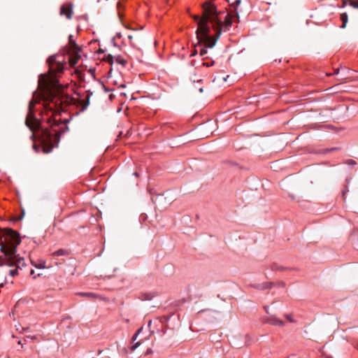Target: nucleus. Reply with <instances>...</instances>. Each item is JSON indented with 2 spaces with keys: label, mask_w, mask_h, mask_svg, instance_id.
Segmentation results:
<instances>
[{
  "label": "nucleus",
  "mask_w": 358,
  "mask_h": 358,
  "mask_svg": "<svg viewBox=\"0 0 358 358\" xmlns=\"http://www.w3.org/2000/svg\"><path fill=\"white\" fill-rule=\"evenodd\" d=\"M41 79H39L38 84L41 87L43 88L44 92L47 94V98H44L45 101H48V103H45L43 105L44 110L42 111V116L48 115L51 113V116L47 118V122L50 124V127L54 131L52 134L51 131L47 128H40V126L36 129L33 132L31 137H37L43 145V152L49 153L52 151L54 146L57 145L59 140L61 134L57 131L55 127L62 124L59 122L53 117L56 115L60 106L62 101L53 95V89L56 87V81L52 78H46L43 75H41ZM45 119V117H43Z\"/></svg>",
  "instance_id": "f257e3e1"
},
{
  "label": "nucleus",
  "mask_w": 358,
  "mask_h": 358,
  "mask_svg": "<svg viewBox=\"0 0 358 358\" xmlns=\"http://www.w3.org/2000/svg\"><path fill=\"white\" fill-rule=\"evenodd\" d=\"M21 243L20 234L11 229H3L0 231V266L10 268L9 275L15 277L20 275V271L26 266L24 257L17 254V247Z\"/></svg>",
  "instance_id": "f03ea898"
},
{
  "label": "nucleus",
  "mask_w": 358,
  "mask_h": 358,
  "mask_svg": "<svg viewBox=\"0 0 358 358\" xmlns=\"http://www.w3.org/2000/svg\"><path fill=\"white\" fill-rule=\"evenodd\" d=\"M210 31V29L208 25L197 28L196 34L199 41L196 47L200 44H203L205 48H212L214 47L219 38H217V33L215 34V37L210 36L209 35Z\"/></svg>",
  "instance_id": "7ed1b4c3"
},
{
  "label": "nucleus",
  "mask_w": 358,
  "mask_h": 358,
  "mask_svg": "<svg viewBox=\"0 0 358 358\" xmlns=\"http://www.w3.org/2000/svg\"><path fill=\"white\" fill-rule=\"evenodd\" d=\"M203 13L201 17V20L199 21V27H202L205 25H208V22L212 15H217L219 13L217 10L215 5L212 4L209 1H206L203 3Z\"/></svg>",
  "instance_id": "20e7f679"
},
{
  "label": "nucleus",
  "mask_w": 358,
  "mask_h": 358,
  "mask_svg": "<svg viewBox=\"0 0 358 358\" xmlns=\"http://www.w3.org/2000/svg\"><path fill=\"white\" fill-rule=\"evenodd\" d=\"M39 101L32 99L29 101V110L26 117L25 123L31 131H34L39 127L40 122L34 116V108Z\"/></svg>",
  "instance_id": "39448f33"
},
{
  "label": "nucleus",
  "mask_w": 358,
  "mask_h": 358,
  "mask_svg": "<svg viewBox=\"0 0 358 358\" xmlns=\"http://www.w3.org/2000/svg\"><path fill=\"white\" fill-rule=\"evenodd\" d=\"M113 85L117 86L113 87V99L117 97L119 103H122L123 99L127 96L126 85L124 84L117 85V81H113Z\"/></svg>",
  "instance_id": "423d86ee"
},
{
  "label": "nucleus",
  "mask_w": 358,
  "mask_h": 358,
  "mask_svg": "<svg viewBox=\"0 0 358 358\" xmlns=\"http://www.w3.org/2000/svg\"><path fill=\"white\" fill-rule=\"evenodd\" d=\"M208 21L213 23V28L217 31V38H219L222 34L223 23L218 18V15L210 16Z\"/></svg>",
  "instance_id": "0eeeda50"
},
{
  "label": "nucleus",
  "mask_w": 358,
  "mask_h": 358,
  "mask_svg": "<svg viewBox=\"0 0 358 358\" xmlns=\"http://www.w3.org/2000/svg\"><path fill=\"white\" fill-rule=\"evenodd\" d=\"M73 4L69 3L66 5H63L60 8V14L64 15L67 19H71L73 14Z\"/></svg>",
  "instance_id": "6e6552de"
},
{
  "label": "nucleus",
  "mask_w": 358,
  "mask_h": 358,
  "mask_svg": "<svg viewBox=\"0 0 358 358\" xmlns=\"http://www.w3.org/2000/svg\"><path fill=\"white\" fill-rule=\"evenodd\" d=\"M76 294L80 296L87 297L90 299H99L101 300L109 301V299H106L105 297L97 295L93 292H78Z\"/></svg>",
  "instance_id": "1a4fd4ad"
},
{
  "label": "nucleus",
  "mask_w": 358,
  "mask_h": 358,
  "mask_svg": "<svg viewBox=\"0 0 358 358\" xmlns=\"http://www.w3.org/2000/svg\"><path fill=\"white\" fill-rule=\"evenodd\" d=\"M69 63L71 66H75L78 61L80 58V51L77 52H69Z\"/></svg>",
  "instance_id": "9d476101"
},
{
  "label": "nucleus",
  "mask_w": 358,
  "mask_h": 358,
  "mask_svg": "<svg viewBox=\"0 0 358 358\" xmlns=\"http://www.w3.org/2000/svg\"><path fill=\"white\" fill-rule=\"evenodd\" d=\"M264 322L268 323L273 325H277V326H284L285 323L281 320H279L277 318L275 315H271L269 317H268Z\"/></svg>",
  "instance_id": "9b49d317"
},
{
  "label": "nucleus",
  "mask_w": 358,
  "mask_h": 358,
  "mask_svg": "<svg viewBox=\"0 0 358 358\" xmlns=\"http://www.w3.org/2000/svg\"><path fill=\"white\" fill-rule=\"evenodd\" d=\"M69 52L80 51V48L76 44V41L73 39V36L70 35L69 37Z\"/></svg>",
  "instance_id": "f8f14e48"
},
{
  "label": "nucleus",
  "mask_w": 358,
  "mask_h": 358,
  "mask_svg": "<svg viewBox=\"0 0 358 358\" xmlns=\"http://www.w3.org/2000/svg\"><path fill=\"white\" fill-rule=\"evenodd\" d=\"M64 70V65L61 62H58L56 63V64L53 66V69H50V71L51 73H62Z\"/></svg>",
  "instance_id": "ddd939ff"
},
{
  "label": "nucleus",
  "mask_w": 358,
  "mask_h": 358,
  "mask_svg": "<svg viewBox=\"0 0 358 358\" xmlns=\"http://www.w3.org/2000/svg\"><path fill=\"white\" fill-rule=\"evenodd\" d=\"M113 59H115V62L117 64L121 65L122 66H124L125 64L127 63V59H125L122 55H117V56L113 55Z\"/></svg>",
  "instance_id": "4468645a"
},
{
  "label": "nucleus",
  "mask_w": 358,
  "mask_h": 358,
  "mask_svg": "<svg viewBox=\"0 0 358 358\" xmlns=\"http://www.w3.org/2000/svg\"><path fill=\"white\" fill-rule=\"evenodd\" d=\"M255 288L258 289H271L272 287L271 282H265L263 284H258L254 286Z\"/></svg>",
  "instance_id": "2eb2a0df"
},
{
  "label": "nucleus",
  "mask_w": 358,
  "mask_h": 358,
  "mask_svg": "<svg viewBox=\"0 0 358 358\" xmlns=\"http://www.w3.org/2000/svg\"><path fill=\"white\" fill-rule=\"evenodd\" d=\"M58 61H57L56 56L52 55L50 56L48 59V63L49 64V69H53V66L57 63Z\"/></svg>",
  "instance_id": "dca6fc26"
},
{
  "label": "nucleus",
  "mask_w": 358,
  "mask_h": 358,
  "mask_svg": "<svg viewBox=\"0 0 358 358\" xmlns=\"http://www.w3.org/2000/svg\"><path fill=\"white\" fill-rule=\"evenodd\" d=\"M341 20L343 22L342 25L341 26V28L344 29L346 27V24L348 23V16L346 13H343L341 14Z\"/></svg>",
  "instance_id": "f3484780"
},
{
  "label": "nucleus",
  "mask_w": 358,
  "mask_h": 358,
  "mask_svg": "<svg viewBox=\"0 0 358 358\" xmlns=\"http://www.w3.org/2000/svg\"><path fill=\"white\" fill-rule=\"evenodd\" d=\"M69 255L68 250H64V249H59L52 253L53 256H63V255Z\"/></svg>",
  "instance_id": "a211bd4d"
},
{
  "label": "nucleus",
  "mask_w": 358,
  "mask_h": 358,
  "mask_svg": "<svg viewBox=\"0 0 358 358\" xmlns=\"http://www.w3.org/2000/svg\"><path fill=\"white\" fill-rule=\"evenodd\" d=\"M117 15L120 18V20L122 21V17H123V13L122 11V5H121L120 2H118L117 4Z\"/></svg>",
  "instance_id": "6ab92c4d"
},
{
  "label": "nucleus",
  "mask_w": 358,
  "mask_h": 358,
  "mask_svg": "<svg viewBox=\"0 0 358 358\" xmlns=\"http://www.w3.org/2000/svg\"><path fill=\"white\" fill-rule=\"evenodd\" d=\"M349 4L353 7L354 8H358V1L357 0H349Z\"/></svg>",
  "instance_id": "aec40b11"
},
{
  "label": "nucleus",
  "mask_w": 358,
  "mask_h": 358,
  "mask_svg": "<svg viewBox=\"0 0 358 358\" xmlns=\"http://www.w3.org/2000/svg\"><path fill=\"white\" fill-rule=\"evenodd\" d=\"M103 59L106 60L112 66V55H108L106 57H103Z\"/></svg>",
  "instance_id": "412c9836"
},
{
  "label": "nucleus",
  "mask_w": 358,
  "mask_h": 358,
  "mask_svg": "<svg viewBox=\"0 0 358 358\" xmlns=\"http://www.w3.org/2000/svg\"><path fill=\"white\" fill-rule=\"evenodd\" d=\"M34 266L38 268H44L45 267V262H41L39 264H34Z\"/></svg>",
  "instance_id": "4be33fe9"
},
{
  "label": "nucleus",
  "mask_w": 358,
  "mask_h": 358,
  "mask_svg": "<svg viewBox=\"0 0 358 358\" xmlns=\"http://www.w3.org/2000/svg\"><path fill=\"white\" fill-rule=\"evenodd\" d=\"M142 329H143V327H141V328L137 331V332H136V333L133 336V337H132V340H133V341H135V340L136 339V338H137L138 335L140 334V332H141Z\"/></svg>",
  "instance_id": "5701e85b"
},
{
  "label": "nucleus",
  "mask_w": 358,
  "mask_h": 358,
  "mask_svg": "<svg viewBox=\"0 0 358 358\" xmlns=\"http://www.w3.org/2000/svg\"><path fill=\"white\" fill-rule=\"evenodd\" d=\"M141 345V342H137L131 346V350H135Z\"/></svg>",
  "instance_id": "b1692460"
},
{
  "label": "nucleus",
  "mask_w": 358,
  "mask_h": 358,
  "mask_svg": "<svg viewBox=\"0 0 358 358\" xmlns=\"http://www.w3.org/2000/svg\"><path fill=\"white\" fill-rule=\"evenodd\" d=\"M213 64H214V62H213V61H212V62H204V63H203V65L204 66H206V67L211 66H213Z\"/></svg>",
  "instance_id": "393cba45"
},
{
  "label": "nucleus",
  "mask_w": 358,
  "mask_h": 358,
  "mask_svg": "<svg viewBox=\"0 0 358 358\" xmlns=\"http://www.w3.org/2000/svg\"><path fill=\"white\" fill-rule=\"evenodd\" d=\"M206 48L204 47V48H202L201 50H200V55L201 56H203L204 55H206L207 53V50H206Z\"/></svg>",
  "instance_id": "a878e982"
},
{
  "label": "nucleus",
  "mask_w": 358,
  "mask_h": 358,
  "mask_svg": "<svg viewBox=\"0 0 358 358\" xmlns=\"http://www.w3.org/2000/svg\"><path fill=\"white\" fill-rule=\"evenodd\" d=\"M192 18L197 22V24L199 25V21L201 20V17H199V15H192Z\"/></svg>",
  "instance_id": "bb28decb"
},
{
  "label": "nucleus",
  "mask_w": 358,
  "mask_h": 358,
  "mask_svg": "<svg viewBox=\"0 0 358 358\" xmlns=\"http://www.w3.org/2000/svg\"><path fill=\"white\" fill-rule=\"evenodd\" d=\"M285 317L291 322H294V320L292 319L290 315H285Z\"/></svg>",
  "instance_id": "cd10ccee"
},
{
  "label": "nucleus",
  "mask_w": 358,
  "mask_h": 358,
  "mask_svg": "<svg viewBox=\"0 0 358 358\" xmlns=\"http://www.w3.org/2000/svg\"><path fill=\"white\" fill-rule=\"evenodd\" d=\"M343 5L342 6L344 7L347 5L348 3H349V0H343Z\"/></svg>",
  "instance_id": "c85d7f7f"
},
{
  "label": "nucleus",
  "mask_w": 358,
  "mask_h": 358,
  "mask_svg": "<svg viewBox=\"0 0 358 358\" xmlns=\"http://www.w3.org/2000/svg\"><path fill=\"white\" fill-rule=\"evenodd\" d=\"M197 54V50H194V51L192 52V54L190 55V57H194Z\"/></svg>",
  "instance_id": "c756f323"
},
{
  "label": "nucleus",
  "mask_w": 358,
  "mask_h": 358,
  "mask_svg": "<svg viewBox=\"0 0 358 358\" xmlns=\"http://www.w3.org/2000/svg\"><path fill=\"white\" fill-rule=\"evenodd\" d=\"M152 352V350L151 349H148L147 352H146V354L147 355H149V354H151Z\"/></svg>",
  "instance_id": "7c9ffc66"
},
{
  "label": "nucleus",
  "mask_w": 358,
  "mask_h": 358,
  "mask_svg": "<svg viewBox=\"0 0 358 358\" xmlns=\"http://www.w3.org/2000/svg\"><path fill=\"white\" fill-rule=\"evenodd\" d=\"M24 210H22V216H20V217H17V220H20L22 218V216L24 215Z\"/></svg>",
  "instance_id": "2f4dec72"
},
{
  "label": "nucleus",
  "mask_w": 358,
  "mask_h": 358,
  "mask_svg": "<svg viewBox=\"0 0 358 358\" xmlns=\"http://www.w3.org/2000/svg\"><path fill=\"white\" fill-rule=\"evenodd\" d=\"M121 36H121V33H120V32H117V33H116V37H117V38H121Z\"/></svg>",
  "instance_id": "473e14b6"
},
{
  "label": "nucleus",
  "mask_w": 358,
  "mask_h": 358,
  "mask_svg": "<svg viewBox=\"0 0 358 358\" xmlns=\"http://www.w3.org/2000/svg\"><path fill=\"white\" fill-rule=\"evenodd\" d=\"M279 285L282 286V287H285V284L283 282H279Z\"/></svg>",
  "instance_id": "72a5a7b5"
},
{
  "label": "nucleus",
  "mask_w": 358,
  "mask_h": 358,
  "mask_svg": "<svg viewBox=\"0 0 358 358\" xmlns=\"http://www.w3.org/2000/svg\"><path fill=\"white\" fill-rule=\"evenodd\" d=\"M98 52H104V50H103L102 48H99L97 51Z\"/></svg>",
  "instance_id": "f704fd0d"
},
{
  "label": "nucleus",
  "mask_w": 358,
  "mask_h": 358,
  "mask_svg": "<svg viewBox=\"0 0 358 358\" xmlns=\"http://www.w3.org/2000/svg\"><path fill=\"white\" fill-rule=\"evenodd\" d=\"M110 73H113V71H112V66L110 67V69L108 71V74H110Z\"/></svg>",
  "instance_id": "c9c22d12"
},
{
  "label": "nucleus",
  "mask_w": 358,
  "mask_h": 358,
  "mask_svg": "<svg viewBox=\"0 0 358 358\" xmlns=\"http://www.w3.org/2000/svg\"><path fill=\"white\" fill-rule=\"evenodd\" d=\"M110 73H113V71H112V66L110 67V69L108 71V74H110Z\"/></svg>",
  "instance_id": "e433bc0d"
},
{
  "label": "nucleus",
  "mask_w": 358,
  "mask_h": 358,
  "mask_svg": "<svg viewBox=\"0 0 358 358\" xmlns=\"http://www.w3.org/2000/svg\"><path fill=\"white\" fill-rule=\"evenodd\" d=\"M87 105H89V97L87 98V103H85V105L84 106V107H87Z\"/></svg>",
  "instance_id": "4c0bfd02"
},
{
  "label": "nucleus",
  "mask_w": 358,
  "mask_h": 358,
  "mask_svg": "<svg viewBox=\"0 0 358 358\" xmlns=\"http://www.w3.org/2000/svg\"><path fill=\"white\" fill-rule=\"evenodd\" d=\"M338 72H339V69H337L335 71L334 73H335V74H338Z\"/></svg>",
  "instance_id": "58836bf2"
},
{
  "label": "nucleus",
  "mask_w": 358,
  "mask_h": 358,
  "mask_svg": "<svg viewBox=\"0 0 358 358\" xmlns=\"http://www.w3.org/2000/svg\"><path fill=\"white\" fill-rule=\"evenodd\" d=\"M108 98L110 100H112V94H109Z\"/></svg>",
  "instance_id": "ea45409f"
},
{
  "label": "nucleus",
  "mask_w": 358,
  "mask_h": 358,
  "mask_svg": "<svg viewBox=\"0 0 358 358\" xmlns=\"http://www.w3.org/2000/svg\"><path fill=\"white\" fill-rule=\"evenodd\" d=\"M34 273V271L31 270V272H30V275H33Z\"/></svg>",
  "instance_id": "a19ab883"
},
{
  "label": "nucleus",
  "mask_w": 358,
  "mask_h": 358,
  "mask_svg": "<svg viewBox=\"0 0 358 358\" xmlns=\"http://www.w3.org/2000/svg\"><path fill=\"white\" fill-rule=\"evenodd\" d=\"M265 309H266V312L267 313H268V307H265Z\"/></svg>",
  "instance_id": "79ce46f5"
},
{
  "label": "nucleus",
  "mask_w": 358,
  "mask_h": 358,
  "mask_svg": "<svg viewBox=\"0 0 358 358\" xmlns=\"http://www.w3.org/2000/svg\"><path fill=\"white\" fill-rule=\"evenodd\" d=\"M103 87H104V89H105V91H107V92H108V91H109V89L106 88L104 86H103Z\"/></svg>",
  "instance_id": "37998d69"
},
{
  "label": "nucleus",
  "mask_w": 358,
  "mask_h": 358,
  "mask_svg": "<svg viewBox=\"0 0 358 358\" xmlns=\"http://www.w3.org/2000/svg\"><path fill=\"white\" fill-rule=\"evenodd\" d=\"M122 131H119V135H118V136H120V135H122Z\"/></svg>",
  "instance_id": "c03bdc74"
},
{
  "label": "nucleus",
  "mask_w": 358,
  "mask_h": 358,
  "mask_svg": "<svg viewBox=\"0 0 358 358\" xmlns=\"http://www.w3.org/2000/svg\"><path fill=\"white\" fill-rule=\"evenodd\" d=\"M121 110V108H118L117 109V112H120Z\"/></svg>",
  "instance_id": "a18cd8bd"
},
{
  "label": "nucleus",
  "mask_w": 358,
  "mask_h": 358,
  "mask_svg": "<svg viewBox=\"0 0 358 358\" xmlns=\"http://www.w3.org/2000/svg\"><path fill=\"white\" fill-rule=\"evenodd\" d=\"M331 74V73H327V76H330Z\"/></svg>",
  "instance_id": "49530a36"
},
{
  "label": "nucleus",
  "mask_w": 358,
  "mask_h": 358,
  "mask_svg": "<svg viewBox=\"0 0 358 358\" xmlns=\"http://www.w3.org/2000/svg\"><path fill=\"white\" fill-rule=\"evenodd\" d=\"M199 91H200L201 92H203V89H202V88H201V89L199 90Z\"/></svg>",
  "instance_id": "de8ad7c7"
},
{
  "label": "nucleus",
  "mask_w": 358,
  "mask_h": 358,
  "mask_svg": "<svg viewBox=\"0 0 358 358\" xmlns=\"http://www.w3.org/2000/svg\"><path fill=\"white\" fill-rule=\"evenodd\" d=\"M149 325H151V320L149 321V323H148Z\"/></svg>",
  "instance_id": "09e8293b"
},
{
  "label": "nucleus",
  "mask_w": 358,
  "mask_h": 358,
  "mask_svg": "<svg viewBox=\"0 0 358 358\" xmlns=\"http://www.w3.org/2000/svg\"><path fill=\"white\" fill-rule=\"evenodd\" d=\"M134 175L138 176V173H134Z\"/></svg>",
  "instance_id": "8fccbe9b"
},
{
  "label": "nucleus",
  "mask_w": 358,
  "mask_h": 358,
  "mask_svg": "<svg viewBox=\"0 0 358 358\" xmlns=\"http://www.w3.org/2000/svg\"><path fill=\"white\" fill-rule=\"evenodd\" d=\"M327 358H332V357H328Z\"/></svg>",
  "instance_id": "3c124183"
},
{
  "label": "nucleus",
  "mask_w": 358,
  "mask_h": 358,
  "mask_svg": "<svg viewBox=\"0 0 358 358\" xmlns=\"http://www.w3.org/2000/svg\"><path fill=\"white\" fill-rule=\"evenodd\" d=\"M357 8H358V7H357Z\"/></svg>",
  "instance_id": "603ef678"
}]
</instances>
